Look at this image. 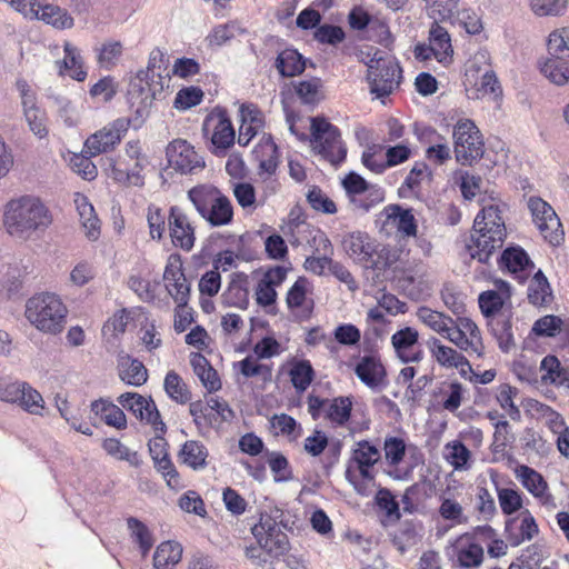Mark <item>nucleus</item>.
Returning <instances> with one entry per match:
<instances>
[{"label": "nucleus", "instance_id": "nucleus-1", "mask_svg": "<svg viewBox=\"0 0 569 569\" xmlns=\"http://www.w3.org/2000/svg\"><path fill=\"white\" fill-rule=\"evenodd\" d=\"M2 222L12 238L27 241L42 234L52 223V216L40 198L23 194L6 203Z\"/></svg>", "mask_w": 569, "mask_h": 569}, {"label": "nucleus", "instance_id": "nucleus-2", "mask_svg": "<svg viewBox=\"0 0 569 569\" xmlns=\"http://www.w3.org/2000/svg\"><path fill=\"white\" fill-rule=\"evenodd\" d=\"M278 518V515L262 512L259 521L251 528V533L257 540L258 547H247L246 556L258 566H264L268 562L261 551L270 557L278 558L289 550L288 536L282 530L281 521Z\"/></svg>", "mask_w": 569, "mask_h": 569}, {"label": "nucleus", "instance_id": "nucleus-3", "mask_svg": "<svg viewBox=\"0 0 569 569\" xmlns=\"http://www.w3.org/2000/svg\"><path fill=\"white\" fill-rule=\"evenodd\" d=\"M68 308L62 299L52 292L31 297L26 305V318L46 335H59L67 323Z\"/></svg>", "mask_w": 569, "mask_h": 569}, {"label": "nucleus", "instance_id": "nucleus-4", "mask_svg": "<svg viewBox=\"0 0 569 569\" xmlns=\"http://www.w3.org/2000/svg\"><path fill=\"white\" fill-rule=\"evenodd\" d=\"M188 198L201 218L211 227L228 226L233 219L230 199L211 184H199L188 191Z\"/></svg>", "mask_w": 569, "mask_h": 569}, {"label": "nucleus", "instance_id": "nucleus-5", "mask_svg": "<svg viewBox=\"0 0 569 569\" xmlns=\"http://www.w3.org/2000/svg\"><path fill=\"white\" fill-rule=\"evenodd\" d=\"M380 450L369 441L361 440L356 443L345 476L358 493L365 495V489L359 478L369 481L373 480L375 475L372 472V467L380 460Z\"/></svg>", "mask_w": 569, "mask_h": 569}, {"label": "nucleus", "instance_id": "nucleus-6", "mask_svg": "<svg viewBox=\"0 0 569 569\" xmlns=\"http://www.w3.org/2000/svg\"><path fill=\"white\" fill-rule=\"evenodd\" d=\"M311 133L313 149L332 164L346 159L347 148L337 127L323 118H312Z\"/></svg>", "mask_w": 569, "mask_h": 569}, {"label": "nucleus", "instance_id": "nucleus-7", "mask_svg": "<svg viewBox=\"0 0 569 569\" xmlns=\"http://www.w3.org/2000/svg\"><path fill=\"white\" fill-rule=\"evenodd\" d=\"M527 208L542 238L551 246H559L565 238L561 221L555 209L540 197H529Z\"/></svg>", "mask_w": 569, "mask_h": 569}, {"label": "nucleus", "instance_id": "nucleus-8", "mask_svg": "<svg viewBox=\"0 0 569 569\" xmlns=\"http://www.w3.org/2000/svg\"><path fill=\"white\" fill-rule=\"evenodd\" d=\"M455 152L462 164H471L483 154V140L477 126L471 120H460L453 129Z\"/></svg>", "mask_w": 569, "mask_h": 569}, {"label": "nucleus", "instance_id": "nucleus-9", "mask_svg": "<svg viewBox=\"0 0 569 569\" xmlns=\"http://www.w3.org/2000/svg\"><path fill=\"white\" fill-rule=\"evenodd\" d=\"M130 127L128 118H118L100 130L89 136L84 142L83 152L89 157L113 150Z\"/></svg>", "mask_w": 569, "mask_h": 569}, {"label": "nucleus", "instance_id": "nucleus-10", "mask_svg": "<svg viewBox=\"0 0 569 569\" xmlns=\"http://www.w3.org/2000/svg\"><path fill=\"white\" fill-rule=\"evenodd\" d=\"M547 50L548 57L539 60L540 71H569V27L549 33Z\"/></svg>", "mask_w": 569, "mask_h": 569}, {"label": "nucleus", "instance_id": "nucleus-11", "mask_svg": "<svg viewBox=\"0 0 569 569\" xmlns=\"http://www.w3.org/2000/svg\"><path fill=\"white\" fill-rule=\"evenodd\" d=\"M118 402L141 422L150 425L154 431L163 432L166 430V425L151 397L147 398L137 392H124L118 397Z\"/></svg>", "mask_w": 569, "mask_h": 569}, {"label": "nucleus", "instance_id": "nucleus-12", "mask_svg": "<svg viewBox=\"0 0 569 569\" xmlns=\"http://www.w3.org/2000/svg\"><path fill=\"white\" fill-rule=\"evenodd\" d=\"M169 166L182 174L193 173L204 167V159L187 140L176 139L166 149Z\"/></svg>", "mask_w": 569, "mask_h": 569}, {"label": "nucleus", "instance_id": "nucleus-13", "mask_svg": "<svg viewBox=\"0 0 569 569\" xmlns=\"http://www.w3.org/2000/svg\"><path fill=\"white\" fill-rule=\"evenodd\" d=\"M202 132L217 150H227L234 142V129L224 111L209 113L203 121Z\"/></svg>", "mask_w": 569, "mask_h": 569}, {"label": "nucleus", "instance_id": "nucleus-14", "mask_svg": "<svg viewBox=\"0 0 569 569\" xmlns=\"http://www.w3.org/2000/svg\"><path fill=\"white\" fill-rule=\"evenodd\" d=\"M407 450V443L399 437H387L383 442L385 459L388 466L386 475L397 481H409L412 479L413 466L401 468Z\"/></svg>", "mask_w": 569, "mask_h": 569}, {"label": "nucleus", "instance_id": "nucleus-15", "mask_svg": "<svg viewBox=\"0 0 569 569\" xmlns=\"http://www.w3.org/2000/svg\"><path fill=\"white\" fill-rule=\"evenodd\" d=\"M517 479L546 510L552 511L557 508L556 498L538 471L528 466H520L517 469Z\"/></svg>", "mask_w": 569, "mask_h": 569}, {"label": "nucleus", "instance_id": "nucleus-16", "mask_svg": "<svg viewBox=\"0 0 569 569\" xmlns=\"http://www.w3.org/2000/svg\"><path fill=\"white\" fill-rule=\"evenodd\" d=\"M498 263L502 271L512 276L520 283H523L535 270V264L528 253L519 246L506 248Z\"/></svg>", "mask_w": 569, "mask_h": 569}, {"label": "nucleus", "instance_id": "nucleus-17", "mask_svg": "<svg viewBox=\"0 0 569 569\" xmlns=\"http://www.w3.org/2000/svg\"><path fill=\"white\" fill-rule=\"evenodd\" d=\"M391 346L397 358L403 363H418L423 359L419 332L412 327H405L396 331L391 336Z\"/></svg>", "mask_w": 569, "mask_h": 569}, {"label": "nucleus", "instance_id": "nucleus-18", "mask_svg": "<svg viewBox=\"0 0 569 569\" xmlns=\"http://www.w3.org/2000/svg\"><path fill=\"white\" fill-rule=\"evenodd\" d=\"M311 283L305 277H300L287 292L286 303L288 309L300 319L310 318L315 302L311 297Z\"/></svg>", "mask_w": 569, "mask_h": 569}, {"label": "nucleus", "instance_id": "nucleus-19", "mask_svg": "<svg viewBox=\"0 0 569 569\" xmlns=\"http://www.w3.org/2000/svg\"><path fill=\"white\" fill-rule=\"evenodd\" d=\"M168 226L172 243L186 251L194 244V228L187 213L179 207H171Z\"/></svg>", "mask_w": 569, "mask_h": 569}, {"label": "nucleus", "instance_id": "nucleus-20", "mask_svg": "<svg viewBox=\"0 0 569 569\" xmlns=\"http://www.w3.org/2000/svg\"><path fill=\"white\" fill-rule=\"evenodd\" d=\"M465 87L468 98L475 100H497L502 93L496 73H466Z\"/></svg>", "mask_w": 569, "mask_h": 569}, {"label": "nucleus", "instance_id": "nucleus-21", "mask_svg": "<svg viewBox=\"0 0 569 569\" xmlns=\"http://www.w3.org/2000/svg\"><path fill=\"white\" fill-rule=\"evenodd\" d=\"M376 242L368 233L353 231L343 237L342 247L356 263L367 268L372 262Z\"/></svg>", "mask_w": 569, "mask_h": 569}, {"label": "nucleus", "instance_id": "nucleus-22", "mask_svg": "<svg viewBox=\"0 0 569 569\" xmlns=\"http://www.w3.org/2000/svg\"><path fill=\"white\" fill-rule=\"evenodd\" d=\"M485 230L492 234L491 240L496 243H503L507 231L501 211L497 204H489L481 209L473 221V231Z\"/></svg>", "mask_w": 569, "mask_h": 569}, {"label": "nucleus", "instance_id": "nucleus-23", "mask_svg": "<svg viewBox=\"0 0 569 569\" xmlns=\"http://www.w3.org/2000/svg\"><path fill=\"white\" fill-rule=\"evenodd\" d=\"M355 373L363 385L372 390L385 386L386 368L380 358L375 355L361 357L356 365Z\"/></svg>", "mask_w": 569, "mask_h": 569}, {"label": "nucleus", "instance_id": "nucleus-24", "mask_svg": "<svg viewBox=\"0 0 569 569\" xmlns=\"http://www.w3.org/2000/svg\"><path fill=\"white\" fill-rule=\"evenodd\" d=\"M240 127L238 143L248 146L249 142L263 129V113L254 104H241L239 109Z\"/></svg>", "mask_w": 569, "mask_h": 569}, {"label": "nucleus", "instance_id": "nucleus-25", "mask_svg": "<svg viewBox=\"0 0 569 569\" xmlns=\"http://www.w3.org/2000/svg\"><path fill=\"white\" fill-rule=\"evenodd\" d=\"M506 529L510 532V542L515 546L530 541L539 532L538 525L528 509L509 519Z\"/></svg>", "mask_w": 569, "mask_h": 569}, {"label": "nucleus", "instance_id": "nucleus-26", "mask_svg": "<svg viewBox=\"0 0 569 569\" xmlns=\"http://www.w3.org/2000/svg\"><path fill=\"white\" fill-rule=\"evenodd\" d=\"M163 279L168 293L172 297L178 307H187L190 296V284L180 267L167 266Z\"/></svg>", "mask_w": 569, "mask_h": 569}, {"label": "nucleus", "instance_id": "nucleus-27", "mask_svg": "<svg viewBox=\"0 0 569 569\" xmlns=\"http://www.w3.org/2000/svg\"><path fill=\"white\" fill-rule=\"evenodd\" d=\"M149 164L148 158H140L139 161H133L132 164L128 163L126 168L120 164H110V178L118 183L128 187H142L144 184V176L142 171Z\"/></svg>", "mask_w": 569, "mask_h": 569}, {"label": "nucleus", "instance_id": "nucleus-28", "mask_svg": "<svg viewBox=\"0 0 569 569\" xmlns=\"http://www.w3.org/2000/svg\"><path fill=\"white\" fill-rule=\"evenodd\" d=\"M491 236L485 230L480 232L471 231L470 238L465 244V250L471 259L487 263L491 254L502 247V243L492 242Z\"/></svg>", "mask_w": 569, "mask_h": 569}, {"label": "nucleus", "instance_id": "nucleus-29", "mask_svg": "<svg viewBox=\"0 0 569 569\" xmlns=\"http://www.w3.org/2000/svg\"><path fill=\"white\" fill-rule=\"evenodd\" d=\"M74 204L86 237L91 241L97 240L100 236V220L96 214L93 206L86 196L80 193L76 194Z\"/></svg>", "mask_w": 569, "mask_h": 569}, {"label": "nucleus", "instance_id": "nucleus-30", "mask_svg": "<svg viewBox=\"0 0 569 569\" xmlns=\"http://www.w3.org/2000/svg\"><path fill=\"white\" fill-rule=\"evenodd\" d=\"M539 370L543 385L569 388V367H562L557 357L546 356L540 362Z\"/></svg>", "mask_w": 569, "mask_h": 569}, {"label": "nucleus", "instance_id": "nucleus-31", "mask_svg": "<svg viewBox=\"0 0 569 569\" xmlns=\"http://www.w3.org/2000/svg\"><path fill=\"white\" fill-rule=\"evenodd\" d=\"M118 370L120 379L127 385L140 387L148 380V370L144 365L128 355L119 357Z\"/></svg>", "mask_w": 569, "mask_h": 569}, {"label": "nucleus", "instance_id": "nucleus-32", "mask_svg": "<svg viewBox=\"0 0 569 569\" xmlns=\"http://www.w3.org/2000/svg\"><path fill=\"white\" fill-rule=\"evenodd\" d=\"M429 46L432 49L433 58L447 67L451 61L453 50L448 31L438 23H433L430 29Z\"/></svg>", "mask_w": 569, "mask_h": 569}, {"label": "nucleus", "instance_id": "nucleus-33", "mask_svg": "<svg viewBox=\"0 0 569 569\" xmlns=\"http://www.w3.org/2000/svg\"><path fill=\"white\" fill-rule=\"evenodd\" d=\"M190 365L194 375L199 378L208 392L218 391L221 388V380L217 370L210 365L208 359L201 353L190 356Z\"/></svg>", "mask_w": 569, "mask_h": 569}, {"label": "nucleus", "instance_id": "nucleus-34", "mask_svg": "<svg viewBox=\"0 0 569 569\" xmlns=\"http://www.w3.org/2000/svg\"><path fill=\"white\" fill-rule=\"evenodd\" d=\"M91 412L106 425L122 430L127 427V418L121 408L103 399L91 403Z\"/></svg>", "mask_w": 569, "mask_h": 569}, {"label": "nucleus", "instance_id": "nucleus-35", "mask_svg": "<svg viewBox=\"0 0 569 569\" xmlns=\"http://www.w3.org/2000/svg\"><path fill=\"white\" fill-rule=\"evenodd\" d=\"M284 278V270L277 268L268 272L261 279L256 288V300L262 307L271 306L276 302L277 292L274 286L279 284Z\"/></svg>", "mask_w": 569, "mask_h": 569}, {"label": "nucleus", "instance_id": "nucleus-36", "mask_svg": "<svg viewBox=\"0 0 569 569\" xmlns=\"http://www.w3.org/2000/svg\"><path fill=\"white\" fill-rule=\"evenodd\" d=\"M430 351L435 360L446 368H463L470 369L468 359L455 349L445 346L440 340L433 338L430 342Z\"/></svg>", "mask_w": 569, "mask_h": 569}, {"label": "nucleus", "instance_id": "nucleus-37", "mask_svg": "<svg viewBox=\"0 0 569 569\" xmlns=\"http://www.w3.org/2000/svg\"><path fill=\"white\" fill-rule=\"evenodd\" d=\"M387 223L395 227L405 236L412 237L417 233V224L410 209H405L398 204L386 208Z\"/></svg>", "mask_w": 569, "mask_h": 569}, {"label": "nucleus", "instance_id": "nucleus-38", "mask_svg": "<svg viewBox=\"0 0 569 569\" xmlns=\"http://www.w3.org/2000/svg\"><path fill=\"white\" fill-rule=\"evenodd\" d=\"M367 83L370 93L376 98H383L393 92L402 80V73H367Z\"/></svg>", "mask_w": 569, "mask_h": 569}, {"label": "nucleus", "instance_id": "nucleus-39", "mask_svg": "<svg viewBox=\"0 0 569 569\" xmlns=\"http://www.w3.org/2000/svg\"><path fill=\"white\" fill-rule=\"evenodd\" d=\"M182 556V547L174 541H166L158 546L153 565L157 569H172Z\"/></svg>", "mask_w": 569, "mask_h": 569}, {"label": "nucleus", "instance_id": "nucleus-40", "mask_svg": "<svg viewBox=\"0 0 569 569\" xmlns=\"http://www.w3.org/2000/svg\"><path fill=\"white\" fill-rule=\"evenodd\" d=\"M180 457L191 469L201 470L207 466L208 450L201 442L189 440L182 446Z\"/></svg>", "mask_w": 569, "mask_h": 569}, {"label": "nucleus", "instance_id": "nucleus-41", "mask_svg": "<svg viewBox=\"0 0 569 569\" xmlns=\"http://www.w3.org/2000/svg\"><path fill=\"white\" fill-rule=\"evenodd\" d=\"M530 410L536 418L547 426L555 435L568 429L562 416L551 407L539 401H535L530 405Z\"/></svg>", "mask_w": 569, "mask_h": 569}, {"label": "nucleus", "instance_id": "nucleus-42", "mask_svg": "<svg viewBox=\"0 0 569 569\" xmlns=\"http://www.w3.org/2000/svg\"><path fill=\"white\" fill-rule=\"evenodd\" d=\"M291 86L302 103L313 104L323 98L322 82L319 78L311 77L308 80L291 81Z\"/></svg>", "mask_w": 569, "mask_h": 569}, {"label": "nucleus", "instance_id": "nucleus-43", "mask_svg": "<svg viewBox=\"0 0 569 569\" xmlns=\"http://www.w3.org/2000/svg\"><path fill=\"white\" fill-rule=\"evenodd\" d=\"M313 241L318 242L319 247H321L323 256L308 257L303 266L307 271L321 276L326 269H329L332 261V259L328 256L331 253V242L323 233L316 236Z\"/></svg>", "mask_w": 569, "mask_h": 569}, {"label": "nucleus", "instance_id": "nucleus-44", "mask_svg": "<svg viewBox=\"0 0 569 569\" xmlns=\"http://www.w3.org/2000/svg\"><path fill=\"white\" fill-rule=\"evenodd\" d=\"M37 16L34 19L42 20L43 22L51 24L56 28L66 29L73 24V19L62 9L52 4L38 3Z\"/></svg>", "mask_w": 569, "mask_h": 569}, {"label": "nucleus", "instance_id": "nucleus-45", "mask_svg": "<svg viewBox=\"0 0 569 569\" xmlns=\"http://www.w3.org/2000/svg\"><path fill=\"white\" fill-rule=\"evenodd\" d=\"M443 457L455 470H468L470 468L471 452L461 441L448 442L443 449Z\"/></svg>", "mask_w": 569, "mask_h": 569}, {"label": "nucleus", "instance_id": "nucleus-46", "mask_svg": "<svg viewBox=\"0 0 569 569\" xmlns=\"http://www.w3.org/2000/svg\"><path fill=\"white\" fill-rule=\"evenodd\" d=\"M450 342L456 345L460 350L468 352L469 355L482 356V343L478 340H468L459 327L455 323V319H451V323L448 326V330L442 335Z\"/></svg>", "mask_w": 569, "mask_h": 569}, {"label": "nucleus", "instance_id": "nucleus-47", "mask_svg": "<svg viewBox=\"0 0 569 569\" xmlns=\"http://www.w3.org/2000/svg\"><path fill=\"white\" fill-rule=\"evenodd\" d=\"M104 451L117 460L127 461L132 467H140L142 460L137 451L130 450L120 440L116 438H107L102 442Z\"/></svg>", "mask_w": 569, "mask_h": 569}, {"label": "nucleus", "instance_id": "nucleus-48", "mask_svg": "<svg viewBox=\"0 0 569 569\" xmlns=\"http://www.w3.org/2000/svg\"><path fill=\"white\" fill-rule=\"evenodd\" d=\"M551 290L546 276L541 270L535 272L529 287L528 299L533 306H542L550 300Z\"/></svg>", "mask_w": 569, "mask_h": 569}, {"label": "nucleus", "instance_id": "nucleus-49", "mask_svg": "<svg viewBox=\"0 0 569 569\" xmlns=\"http://www.w3.org/2000/svg\"><path fill=\"white\" fill-rule=\"evenodd\" d=\"M416 315L418 320L426 327L441 336L445 335L446 330H448V326L451 323L452 319L451 317L428 307H420Z\"/></svg>", "mask_w": 569, "mask_h": 569}, {"label": "nucleus", "instance_id": "nucleus-50", "mask_svg": "<svg viewBox=\"0 0 569 569\" xmlns=\"http://www.w3.org/2000/svg\"><path fill=\"white\" fill-rule=\"evenodd\" d=\"M308 67L315 68L313 64H308L302 54L291 48L282 50L276 59L277 71H305Z\"/></svg>", "mask_w": 569, "mask_h": 569}, {"label": "nucleus", "instance_id": "nucleus-51", "mask_svg": "<svg viewBox=\"0 0 569 569\" xmlns=\"http://www.w3.org/2000/svg\"><path fill=\"white\" fill-rule=\"evenodd\" d=\"M348 200L353 211L367 212L383 200V192L380 188L371 186Z\"/></svg>", "mask_w": 569, "mask_h": 569}, {"label": "nucleus", "instance_id": "nucleus-52", "mask_svg": "<svg viewBox=\"0 0 569 569\" xmlns=\"http://www.w3.org/2000/svg\"><path fill=\"white\" fill-rule=\"evenodd\" d=\"M21 388H23V392L20 396L18 406L30 415L42 416L44 400L41 393L28 382L21 385Z\"/></svg>", "mask_w": 569, "mask_h": 569}, {"label": "nucleus", "instance_id": "nucleus-53", "mask_svg": "<svg viewBox=\"0 0 569 569\" xmlns=\"http://www.w3.org/2000/svg\"><path fill=\"white\" fill-rule=\"evenodd\" d=\"M351 408L349 398H335L329 400L325 417L337 426H343L350 419Z\"/></svg>", "mask_w": 569, "mask_h": 569}, {"label": "nucleus", "instance_id": "nucleus-54", "mask_svg": "<svg viewBox=\"0 0 569 569\" xmlns=\"http://www.w3.org/2000/svg\"><path fill=\"white\" fill-rule=\"evenodd\" d=\"M438 512L443 520L450 521L452 527L468 522L462 506L456 499L441 497Z\"/></svg>", "mask_w": 569, "mask_h": 569}, {"label": "nucleus", "instance_id": "nucleus-55", "mask_svg": "<svg viewBox=\"0 0 569 569\" xmlns=\"http://www.w3.org/2000/svg\"><path fill=\"white\" fill-rule=\"evenodd\" d=\"M497 497L501 511L506 516H511L522 509V496L513 488H499L496 485Z\"/></svg>", "mask_w": 569, "mask_h": 569}, {"label": "nucleus", "instance_id": "nucleus-56", "mask_svg": "<svg viewBox=\"0 0 569 569\" xmlns=\"http://www.w3.org/2000/svg\"><path fill=\"white\" fill-rule=\"evenodd\" d=\"M167 395L178 403H186L190 399V392L180 376L169 371L163 382Z\"/></svg>", "mask_w": 569, "mask_h": 569}, {"label": "nucleus", "instance_id": "nucleus-57", "mask_svg": "<svg viewBox=\"0 0 569 569\" xmlns=\"http://www.w3.org/2000/svg\"><path fill=\"white\" fill-rule=\"evenodd\" d=\"M398 259L399 253L396 249L376 242L375 252H372V262H369L367 268L385 270L392 267Z\"/></svg>", "mask_w": 569, "mask_h": 569}, {"label": "nucleus", "instance_id": "nucleus-58", "mask_svg": "<svg viewBox=\"0 0 569 569\" xmlns=\"http://www.w3.org/2000/svg\"><path fill=\"white\" fill-rule=\"evenodd\" d=\"M128 528L131 532V537L139 545L142 555L146 556L153 545L150 530L144 523L136 518L128 519Z\"/></svg>", "mask_w": 569, "mask_h": 569}, {"label": "nucleus", "instance_id": "nucleus-59", "mask_svg": "<svg viewBox=\"0 0 569 569\" xmlns=\"http://www.w3.org/2000/svg\"><path fill=\"white\" fill-rule=\"evenodd\" d=\"M289 373L291 382L298 391H305L313 379V369L306 360L296 362Z\"/></svg>", "mask_w": 569, "mask_h": 569}, {"label": "nucleus", "instance_id": "nucleus-60", "mask_svg": "<svg viewBox=\"0 0 569 569\" xmlns=\"http://www.w3.org/2000/svg\"><path fill=\"white\" fill-rule=\"evenodd\" d=\"M238 368L241 375L246 378L260 377L263 381L271 379L272 372L268 365L259 363L258 359L248 356L243 360L238 362Z\"/></svg>", "mask_w": 569, "mask_h": 569}, {"label": "nucleus", "instance_id": "nucleus-61", "mask_svg": "<svg viewBox=\"0 0 569 569\" xmlns=\"http://www.w3.org/2000/svg\"><path fill=\"white\" fill-rule=\"evenodd\" d=\"M466 388L462 383L455 381L450 382L446 389H442V408L449 412H456L463 400Z\"/></svg>", "mask_w": 569, "mask_h": 569}, {"label": "nucleus", "instance_id": "nucleus-62", "mask_svg": "<svg viewBox=\"0 0 569 569\" xmlns=\"http://www.w3.org/2000/svg\"><path fill=\"white\" fill-rule=\"evenodd\" d=\"M244 30L240 28L237 22H228L217 26L208 36L210 46H222L233 39L237 34L243 33Z\"/></svg>", "mask_w": 569, "mask_h": 569}, {"label": "nucleus", "instance_id": "nucleus-63", "mask_svg": "<svg viewBox=\"0 0 569 569\" xmlns=\"http://www.w3.org/2000/svg\"><path fill=\"white\" fill-rule=\"evenodd\" d=\"M203 91L198 87H186L180 89L174 98L173 106L178 110H188L201 103Z\"/></svg>", "mask_w": 569, "mask_h": 569}, {"label": "nucleus", "instance_id": "nucleus-64", "mask_svg": "<svg viewBox=\"0 0 569 569\" xmlns=\"http://www.w3.org/2000/svg\"><path fill=\"white\" fill-rule=\"evenodd\" d=\"M23 116L33 134L39 138L48 134L46 112L38 106L24 109Z\"/></svg>", "mask_w": 569, "mask_h": 569}]
</instances>
